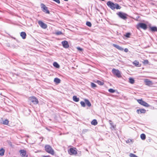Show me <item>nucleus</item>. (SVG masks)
Listing matches in <instances>:
<instances>
[{
    "label": "nucleus",
    "instance_id": "nucleus-23",
    "mask_svg": "<svg viewBox=\"0 0 157 157\" xmlns=\"http://www.w3.org/2000/svg\"><path fill=\"white\" fill-rule=\"evenodd\" d=\"M91 124L92 125H96L98 124L97 121L95 119L93 120L92 121V122H91Z\"/></svg>",
    "mask_w": 157,
    "mask_h": 157
},
{
    "label": "nucleus",
    "instance_id": "nucleus-1",
    "mask_svg": "<svg viewBox=\"0 0 157 157\" xmlns=\"http://www.w3.org/2000/svg\"><path fill=\"white\" fill-rule=\"evenodd\" d=\"M107 5L112 10H113L115 9H120L121 8L118 4H114L110 1H109L107 2Z\"/></svg>",
    "mask_w": 157,
    "mask_h": 157
},
{
    "label": "nucleus",
    "instance_id": "nucleus-15",
    "mask_svg": "<svg viewBox=\"0 0 157 157\" xmlns=\"http://www.w3.org/2000/svg\"><path fill=\"white\" fill-rule=\"evenodd\" d=\"M146 110L144 109H137V112L139 114L140 113H145L146 112Z\"/></svg>",
    "mask_w": 157,
    "mask_h": 157
},
{
    "label": "nucleus",
    "instance_id": "nucleus-43",
    "mask_svg": "<svg viewBox=\"0 0 157 157\" xmlns=\"http://www.w3.org/2000/svg\"><path fill=\"white\" fill-rule=\"evenodd\" d=\"M110 124L111 125V126H112L114 128L115 127L114 126H113V125L111 123H110Z\"/></svg>",
    "mask_w": 157,
    "mask_h": 157
},
{
    "label": "nucleus",
    "instance_id": "nucleus-14",
    "mask_svg": "<svg viewBox=\"0 0 157 157\" xmlns=\"http://www.w3.org/2000/svg\"><path fill=\"white\" fill-rule=\"evenodd\" d=\"M20 152L21 155V156L23 157H27V156H25V155L26 154V151L24 150H21L20 151Z\"/></svg>",
    "mask_w": 157,
    "mask_h": 157
},
{
    "label": "nucleus",
    "instance_id": "nucleus-29",
    "mask_svg": "<svg viewBox=\"0 0 157 157\" xmlns=\"http://www.w3.org/2000/svg\"><path fill=\"white\" fill-rule=\"evenodd\" d=\"M136 66H137L139 64V62L138 61H137L136 60H135L133 63Z\"/></svg>",
    "mask_w": 157,
    "mask_h": 157
},
{
    "label": "nucleus",
    "instance_id": "nucleus-6",
    "mask_svg": "<svg viewBox=\"0 0 157 157\" xmlns=\"http://www.w3.org/2000/svg\"><path fill=\"white\" fill-rule=\"evenodd\" d=\"M42 10L44 13L49 14V11L48 9V7H46L44 4H41L40 5Z\"/></svg>",
    "mask_w": 157,
    "mask_h": 157
},
{
    "label": "nucleus",
    "instance_id": "nucleus-42",
    "mask_svg": "<svg viewBox=\"0 0 157 157\" xmlns=\"http://www.w3.org/2000/svg\"><path fill=\"white\" fill-rule=\"evenodd\" d=\"M131 141V140H128L127 141H126V142L127 143H128V142H130V141Z\"/></svg>",
    "mask_w": 157,
    "mask_h": 157
},
{
    "label": "nucleus",
    "instance_id": "nucleus-30",
    "mask_svg": "<svg viewBox=\"0 0 157 157\" xmlns=\"http://www.w3.org/2000/svg\"><path fill=\"white\" fill-rule=\"evenodd\" d=\"M111 93H114L115 92V90H114L112 89H110L108 90Z\"/></svg>",
    "mask_w": 157,
    "mask_h": 157
},
{
    "label": "nucleus",
    "instance_id": "nucleus-3",
    "mask_svg": "<svg viewBox=\"0 0 157 157\" xmlns=\"http://www.w3.org/2000/svg\"><path fill=\"white\" fill-rule=\"evenodd\" d=\"M117 14L120 18L123 20H125L127 19L128 15L125 13L120 12L117 13Z\"/></svg>",
    "mask_w": 157,
    "mask_h": 157
},
{
    "label": "nucleus",
    "instance_id": "nucleus-28",
    "mask_svg": "<svg viewBox=\"0 0 157 157\" xmlns=\"http://www.w3.org/2000/svg\"><path fill=\"white\" fill-rule=\"evenodd\" d=\"M97 82L100 85H103L104 84L103 82L99 80H97Z\"/></svg>",
    "mask_w": 157,
    "mask_h": 157
},
{
    "label": "nucleus",
    "instance_id": "nucleus-31",
    "mask_svg": "<svg viewBox=\"0 0 157 157\" xmlns=\"http://www.w3.org/2000/svg\"><path fill=\"white\" fill-rule=\"evenodd\" d=\"M86 24L87 26L89 27H91L92 25L91 23L89 21H87Z\"/></svg>",
    "mask_w": 157,
    "mask_h": 157
},
{
    "label": "nucleus",
    "instance_id": "nucleus-32",
    "mask_svg": "<svg viewBox=\"0 0 157 157\" xmlns=\"http://www.w3.org/2000/svg\"><path fill=\"white\" fill-rule=\"evenodd\" d=\"M91 87L93 88H94L96 87V86H97L94 83L91 82Z\"/></svg>",
    "mask_w": 157,
    "mask_h": 157
},
{
    "label": "nucleus",
    "instance_id": "nucleus-40",
    "mask_svg": "<svg viewBox=\"0 0 157 157\" xmlns=\"http://www.w3.org/2000/svg\"><path fill=\"white\" fill-rule=\"evenodd\" d=\"M77 49H78V50H79V51H82V48H80V47L77 48Z\"/></svg>",
    "mask_w": 157,
    "mask_h": 157
},
{
    "label": "nucleus",
    "instance_id": "nucleus-10",
    "mask_svg": "<svg viewBox=\"0 0 157 157\" xmlns=\"http://www.w3.org/2000/svg\"><path fill=\"white\" fill-rule=\"evenodd\" d=\"M146 85L149 86H151L153 84L152 82L150 80L148 79H145L144 81Z\"/></svg>",
    "mask_w": 157,
    "mask_h": 157
},
{
    "label": "nucleus",
    "instance_id": "nucleus-24",
    "mask_svg": "<svg viewBox=\"0 0 157 157\" xmlns=\"http://www.w3.org/2000/svg\"><path fill=\"white\" fill-rule=\"evenodd\" d=\"M53 66L57 68H59V65L56 62H55L53 64Z\"/></svg>",
    "mask_w": 157,
    "mask_h": 157
},
{
    "label": "nucleus",
    "instance_id": "nucleus-26",
    "mask_svg": "<svg viewBox=\"0 0 157 157\" xmlns=\"http://www.w3.org/2000/svg\"><path fill=\"white\" fill-rule=\"evenodd\" d=\"M134 80L132 78H129V82L131 84H133L134 83Z\"/></svg>",
    "mask_w": 157,
    "mask_h": 157
},
{
    "label": "nucleus",
    "instance_id": "nucleus-39",
    "mask_svg": "<svg viewBox=\"0 0 157 157\" xmlns=\"http://www.w3.org/2000/svg\"><path fill=\"white\" fill-rule=\"evenodd\" d=\"M124 51L126 52H127L128 51V48H125L124 49Z\"/></svg>",
    "mask_w": 157,
    "mask_h": 157
},
{
    "label": "nucleus",
    "instance_id": "nucleus-7",
    "mask_svg": "<svg viewBox=\"0 0 157 157\" xmlns=\"http://www.w3.org/2000/svg\"><path fill=\"white\" fill-rule=\"evenodd\" d=\"M137 101L140 105L145 107H149L150 105L145 101H143L142 99H137Z\"/></svg>",
    "mask_w": 157,
    "mask_h": 157
},
{
    "label": "nucleus",
    "instance_id": "nucleus-34",
    "mask_svg": "<svg viewBox=\"0 0 157 157\" xmlns=\"http://www.w3.org/2000/svg\"><path fill=\"white\" fill-rule=\"evenodd\" d=\"M130 35H131V34L130 33H126V34H125V36L126 37L129 38L130 37Z\"/></svg>",
    "mask_w": 157,
    "mask_h": 157
},
{
    "label": "nucleus",
    "instance_id": "nucleus-17",
    "mask_svg": "<svg viewBox=\"0 0 157 157\" xmlns=\"http://www.w3.org/2000/svg\"><path fill=\"white\" fill-rule=\"evenodd\" d=\"M150 29L152 32L157 31V27L155 26L150 27Z\"/></svg>",
    "mask_w": 157,
    "mask_h": 157
},
{
    "label": "nucleus",
    "instance_id": "nucleus-21",
    "mask_svg": "<svg viewBox=\"0 0 157 157\" xmlns=\"http://www.w3.org/2000/svg\"><path fill=\"white\" fill-rule=\"evenodd\" d=\"M9 121L7 119H6L5 120H2V123L5 125H7L9 123Z\"/></svg>",
    "mask_w": 157,
    "mask_h": 157
},
{
    "label": "nucleus",
    "instance_id": "nucleus-16",
    "mask_svg": "<svg viewBox=\"0 0 157 157\" xmlns=\"http://www.w3.org/2000/svg\"><path fill=\"white\" fill-rule=\"evenodd\" d=\"M20 36L23 39H25L26 38V34L25 32H22L21 33Z\"/></svg>",
    "mask_w": 157,
    "mask_h": 157
},
{
    "label": "nucleus",
    "instance_id": "nucleus-2",
    "mask_svg": "<svg viewBox=\"0 0 157 157\" xmlns=\"http://www.w3.org/2000/svg\"><path fill=\"white\" fill-rule=\"evenodd\" d=\"M45 151L48 153L53 155L54 154V151L52 147L49 145H46L45 146Z\"/></svg>",
    "mask_w": 157,
    "mask_h": 157
},
{
    "label": "nucleus",
    "instance_id": "nucleus-18",
    "mask_svg": "<svg viewBox=\"0 0 157 157\" xmlns=\"http://www.w3.org/2000/svg\"><path fill=\"white\" fill-rule=\"evenodd\" d=\"M85 104L89 107H90L91 106V104L90 101L87 99L85 100Z\"/></svg>",
    "mask_w": 157,
    "mask_h": 157
},
{
    "label": "nucleus",
    "instance_id": "nucleus-12",
    "mask_svg": "<svg viewBox=\"0 0 157 157\" xmlns=\"http://www.w3.org/2000/svg\"><path fill=\"white\" fill-rule=\"evenodd\" d=\"M70 152L72 154L76 155L77 154L76 149V148H71L70 149Z\"/></svg>",
    "mask_w": 157,
    "mask_h": 157
},
{
    "label": "nucleus",
    "instance_id": "nucleus-44",
    "mask_svg": "<svg viewBox=\"0 0 157 157\" xmlns=\"http://www.w3.org/2000/svg\"><path fill=\"white\" fill-rule=\"evenodd\" d=\"M65 1H67L68 0H64Z\"/></svg>",
    "mask_w": 157,
    "mask_h": 157
},
{
    "label": "nucleus",
    "instance_id": "nucleus-22",
    "mask_svg": "<svg viewBox=\"0 0 157 157\" xmlns=\"http://www.w3.org/2000/svg\"><path fill=\"white\" fill-rule=\"evenodd\" d=\"M5 151L4 149L2 148L0 149V155L1 156H3L4 155Z\"/></svg>",
    "mask_w": 157,
    "mask_h": 157
},
{
    "label": "nucleus",
    "instance_id": "nucleus-37",
    "mask_svg": "<svg viewBox=\"0 0 157 157\" xmlns=\"http://www.w3.org/2000/svg\"><path fill=\"white\" fill-rule=\"evenodd\" d=\"M87 131L88 130L86 129H84L82 131V133L83 134L85 133L86 132H87Z\"/></svg>",
    "mask_w": 157,
    "mask_h": 157
},
{
    "label": "nucleus",
    "instance_id": "nucleus-36",
    "mask_svg": "<svg viewBox=\"0 0 157 157\" xmlns=\"http://www.w3.org/2000/svg\"><path fill=\"white\" fill-rule=\"evenodd\" d=\"M144 64H148V61L147 60H145L144 61Z\"/></svg>",
    "mask_w": 157,
    "mask_h": 157
},
{
    "label": "nucleus",
    "instance_id": "nucleus-33",
    "mask_svg": "<svg viewBox=\"0 0 157 157\" xmlns=\"http://www.w3.org/2000/svg\"><path fill=\"white\" fill-rule=\"evenodd\" d=\"M80 104L81 106L83 107H85V103L83 101H81L80 102Z\"/></svg>",
    "mask_w": 157,
    "mask_h": 157
},
{
    "label": "nucleus",
    "instance_id": "nucleus-4",
    "mask_svg": "<svg viewBox=\"0 0 157 157\" xmlns=\"http://www.w3.org/2000/svg\"><path fill=\"white\" fill-rule=\"evenodd\" d=\"M147 25L145 23H140L138 24L136 26L137 29H139L140 28H141L144 30H146L147 29Z\"/></svg>",
    "mask_w": 157,
    "mask_h": 157
},
{
    "label": "nucleus",
    "instance_id": "nucleus-25",
    "mask_svg": "<svg viewBox=\"0 0 157 157\" xmlns=\"http://www.w3.org/2000/svg\"><path fill=\"white\" fill-rule=\"evenodd\" d=\"M140 137L142 140H144L146 139V136L144 134H142L140 135Z\"/></svg>",
    "mask_w": 157,
    "mask_h": 157
},
{
    "label": "nucleus",
    "instance_id": "nucleus-38",
    "mask_svg": "<svg viewBox=\"0 0 157 157\" xmlns=\"http://www.w3.org/2000/svg\"><path fill=\"white\" fill-rule=\"evenodd\" d=\"M53 1L55 2L58 4H59L60 3L59 0H53Z\"/></svg>",
    "mask_w": 157,
    "mask_h": 157
},
{
    "label": "nucleus",
    "instance_id": "nucleus-41",
    "mask_svg": "<svg viewBox=\"0 0 157 157\" xmlns=\"http://www.w3.org/2000/svg\"><path fill=\"white\" fill-rule=\"evenodd\" d=\"M43 157H51L49 155H47V156H43Z\"/></svg>",
    "mask_w": 157,
    "mask_h": 157
},
{
    "label": "nucleus",
    "instance_id": "nucleus-19",
    "mask_svg": "<svg viewBox=\"0 0 157 157\" xmlns=\"http://www.w3.org/2000/svg\"><path fill=\"white\" fill-rule=\"evenodd\" d=\"M54 82L57 84H59L60 82V80L59 78H54Z\"/></svg>",
    "mask_w": 157,
    "mask_h": 157
},
{
    "label": "nucleus",
    "instance_id": "nucleus-8",
    "mask_svg": "<svg viewBox=\"0 0 157 157\" xmlns=\"http://www.w3.org/2000/svg\"><path fill=\"white\" fill-rule=\"evenodd\" d=\"M29 100L34 104H37L38 103V101L37 99L34 97H30Z\"/></svg>",
    "mask_w": 157,
    "mask_h": 157
},
{
    "label": "nucleus",
    "instance_id": "nucleus-5",
    "mask_svg": "<svg viewBox=\"0 0 157 157\" xmlns=\"http://www.w3.org/2000/svg\"><path fill=\"white\" fill-rule=\"evenodd\" d=\"M112 72L117 77H121V72L118 70H117L114 68L113 69Z\"/></svg>",
    "mask_w": 157,
    "mask_h": 157
},
{
    "label": "nucleus",
    "instance_id": "nucleus-13",
    "mask_svg": "<svg viewBox=\"0 0 157 157\" xmlns=\"http://www.w3.org/2000/svg\"><path fill=\"white\" fill-rule=\"evenodd\" d=\"M113 45L114 47L120 50L123 51L124 50V48H123L121 47L118 45L113 44Z\"/></svg>",
    "mask_w": 157,
    "mask_h": 157
},
{
    "label": "nucleus",
    "instance_id": "nucleus-9",
    "mask_svg": "<svg viewBox=\"0 0 157 157\" xmlns=\"http://www.w3.org/2000/svg\"><path fill=\"white\" fill-rule=\"evenodd\" d=\"M38 24L40 25V26L43 29H46L47 27V25L46 24L43 22L42 21H38Z\"/></svg>",
    "mask_w": 157,
    "mask_h": 157
},
{
    "label": "nucleus",
    "instance_id": "nucleus-27",
    "mask_svg": "<svg viewBox=\"0 0 157 157\" xmlns=\"http://www.w3.org/2000/svg\"><path fill=\"white\" fill-rule=\"evenodd\" d=\"M55 34L57 35H62L63 34V33L61 31H59L56 32L55 33Z\"/></svg>",
    "mask_w": 157,
    "mask_h": 157
},
{
    "label": "nucleus",
    "instance_id": "nucleus-35",
    "mask_svg": "<svg viewBox=\"0 0 157 157\" xmlns=\"http://www.w3.org/2000/svg\"><path fill=\"white\" fill-rule=\"evenodd\" d=\"M130 157H138L136 155L132 153L130 154Z\"/></svg>",
    "mask_w": 157,
    "mask_h": 157
},
{
    "label": "nucleus",
    "instance_id": "nucleus-20",
    "mask_svg": "<svg viewBox=\"0 0 157 157\" xmlns=\"http://www.w3.org/2000/svg\"><path fill=\"white\" fill-rule=\"evenodd\" d=\"M73 99L74 101L78 102L79 101V98H77L76 96H74L73 97Z\"/></svg>",
    "mask_w": 157,
    "mask_h": 157
},
{
    "label": "nucleus",
    "instance_id": "nucleus-11",
    "mask_svg": "<svg viewBox=\"0 0 157 157\" xmlns=\"http://www.w3.org/2000/svg\"><path fill=\"white\" fill-rule=\"evenodd\" d=\"M62 44L63 47L65 48H68L69 45L67 41L65 40L62 42Z\"/></svg>",
    "mask_w": 157,
    "mask_h": 157
}]
</instances>
